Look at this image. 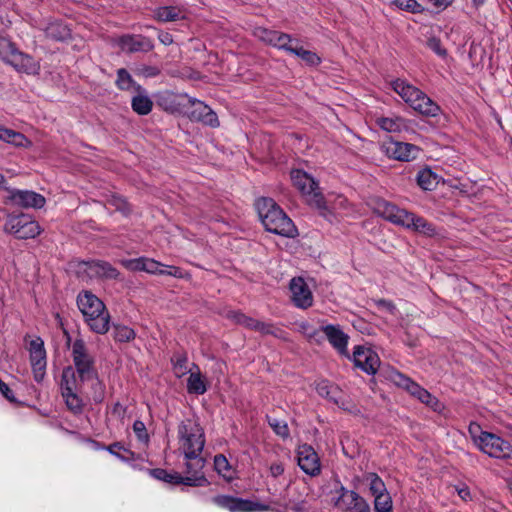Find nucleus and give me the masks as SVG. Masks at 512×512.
Here are the masks:
<instances>
[{
    "label": "nucleus",
    "instance_id": "1",
    "mask_svg": "<svg viewBox=\"0 0 512 512\" xmlns=\"http://www.w3.org/2000/svg\"><path fill=\"white\" fill-rule=\"evenodd\" d=\"M256 208L267 231L288 238L297 236L296 226L272 198L258 199Z\"/></svg>",
    "mask_w": 512,
    "mask_h": 512
},
{
    "label": "nucleus",
    "instance_id": "2",
    "mask_svg": "<svg viewBox=\"0 0 512 512\" xmlns=\"http://www.w3.org/2000/svg\"><path fill=\"white\" fill-rule=\"evenodd\" d=\"M77 305L93 332L105 334L109 330V312L97 296L88 291L81 293L77 297Z\"/></svg>",
    "mask_w": 512,
    "mask_h": 512
},
{
    "label": "nucleus",
    "instance_id": "3",
    "mask_svg": "<svg viewBox=\"0 0 512 512\" xmlns=\"http://www.w3.org/2000/svg\"><path fill=\"white\" fill-rule=\"evenodd\" d=\"M382 207L383 216L392 223L413 229L414 231L427 236H433L436 234L434 225L423 217L417 216L404 209H400L394 204L388 202H384Z\"/></svg>",
    "mask_w": 512,
    "mask_h": 512
},
{
    "label": "nucleus",
    "instance_id": "4",
    "mask_svg": "<svg viewBox=\"0 0 512 512\" xmlns=\"http://www.w3.org/2000/svg\"><path fill=\"white\" fill-rule=\"evenodd\" d=\"M469 432L479 449L490 457L512 459V446L508 441L493 433L481 431L476 424L469 426Z\"/></svg>",
    "mask_w": 512,
    "mask_h": 512
},
{
    "label": "nucleus",
    "instance_id": "5",
    "mask_svg": "<svg viewBox=\"0 0 512 512\" xmlns=\"http://www.w3.org/2000/svg\"><path fill=\"white\" fill-rule=\"evenodd\" d=\"M180 449L185 458H195L201 455L205 445V434L202 427L191 421H182L178 425Z\"/></svg>",
    "mask_w": 512,
    "mask_h": 512
},
{
    "label": "nucleus",
    "instance_id": "6",
    "mask_svg": "<svg viewBox=\"0 0 512 512\" xmlns=\"http://www.w3.org/2000/svg\"><path fill=\"white\" fill-rule=\"evenodd\" d=\"M291 179L294 186L302 193L305 201L312 207L318 209L323 216H326V202L320 192L318 183L301 170L291 172Z\"/></svg>",
    "mask_w": 512,
    "mask_h": 512
},
{
    "label": "nucleus",
    "instance_id": "7",
    "mask_svg": "<svg viewBox=\"0 0 512 512\" xmlns=\"http://www.w3.org/2000/svg\"><path fill=\"white\" fill-rule=\"evenodd\" d=\"M0 55L6 63L13 66L18 72L33 75L39 73V61L35 60L31 55L19 51L9 41L0 42Z\"/></svg>",
    "mask_w": 512,
    "mask_h": 512
},
{
    "label": "nucleus",
    "instance_id": "8",
    "mask_svg": "<svg viewBox=\"0 0 512 512\" xmlns=\"http://www.w3.org/2000/svg\"><path fill=\"white\" fill-rule=\"evenodd\" d=\"M72 358L81 381H90L96 378L97 371L94 367V358L88 353V349L82 339L74 341Z\"/></svg>",
    "mask_w": 512,
    "mask_h": 512
},
{
    "label": "nucleus",
    "instance_id": "9",
    "mask_svg": "<svg viewBox=\"0 0 512 512\" xmlns=\"http://www.w3.org/2000/svg\"><path fill=\"white\" fill-rule=\"evenodd\" d=\"M4 230L18 239L34 238L40 234L38 222L32 220L26 214L9 216L5 222Z\"/></svg>",
    "mask_w": 512,
    "mask_h": 512
},
{
    "label": "nucleus",
    "instance_id": "10",
    "mask_svg": "<svg viewBox=\"0 0 512 512\" xmlns=\"http://www.w3.org/2000/svg\"><path fill=\"white\" fill-rule=\"evenodd\" d=\"M212 502L229 512H262L271 510L269 505L230 495H217Z\"/></svg>",
    "mask_w": 512,
    "mask_h": 512
},
{
    "label": "nucleus",
    "instance_id": "11",
    "mask_svg": "<svg viewBox=\"0 0 512 512\" xmlns=\"http://www.w3.org/2000/svg\"><path fill=\"white\" fill-rule=\"evenodd\" d=\"M30 363L36 382H41L45 376L46 370V350L44 342L40 337L33 339L29 344Z\"/></svg>",
    "mask_w": 512,
    "mask_h": 512
},
{
    "label": "nucleus",
    "instance_id": "12",
    "mask_svg": "<svg viewBox=\"0 0 512 512\" xmlns=\"http://www.w3.org/2000/svg\"><path fill=\"white\" fill-rule=\"evenodd\" d=\"M352 360L355 367L370 375L376 374L381 363L376 352L362 346L355 347Z\"/></svg>",
    "mask_w": 512,
    "mask_h": 512
},
{
    "label": "nucleus",
    "instance_id": "13",
    "mask_svg": "<svg viewBox=\"0 0 512 512\" xmlns=\"http://www.w3.org/2000/svg\"><path fill=\"white\" fill-rule=\"evenodd\" d=\"M340 497L336 502L343 512H370L369 503L357 492L347 490L344 487L340 489Z\"/></svg>",
    "mask_w": 512,
    "mask_h": 512
},
{
    "label": "nucleus",
    "instance_id": "14",
    "mask_svg": "<svg viewBox=\"0 0 512 512\" xmlns=\"http://www.w3.org/2000/svg\"><path fill=\"white\" fill-rule=\"evenodd\" d=\"M383 151L390 158L408 162L416 159L420 150L416 145L390 140L383 144Z\"/></svg>",
    "mask_w": 512,
    "mask_h": 512
},
{
    "label": "nucleus",
    "instance_id": "15",
    "mask_svg": "<svg viewBox=\"0 0 512 512\" xmlns=\"http://www.w3.org/2000/svg\"><path fill=\"white\" fill-rule=\"evenodd\" d=\"M298 465L308 475L316 476L320 474L321 465L319 457L314 448L308 444L299 446L298 452Z\"/></svg>",
    "mask_w": 512,
    "mask_h": 512
},
{
    "label": "nucleus",
    "instance_id": "16",
    "mask_svg": "<svg viewBox=\"0 0 512 512\" xmlns=\"http://www.w3.org/2000/svg\"><path fill=\"white\" fill-rule=\"evenodd\" d=\"M291 299L294 305L301 309H307L313 304V295L309 286L301 277H295L290 281Z\"/></svg>",
    "mask_w": 512,
    "mask_h": 512
},
{
    "label": "nucleus",
    "instance_id": "17",
    "mask_svg": "<svg viewBox=\"0 0 512 512\" xmlns=\"http://www.w3.org/2000/svg\"><path fill=\"white\" fill-rule=\"evenodd\" d=\"M151 475L158 480L173 485L183 484L191 487H203L209 484L207 478H184L177 472H168L161 468L151 470Z\"/></svg>",
    "mask_w": 512,
    "mask_h": 512
},
{
    "label": "nucleus",
    "instance_id": "18",
    "mask_svg": "<svg viewBox=\"0 0 512 512\" xmlns=\"http://www.w3.org/2000/svg\"><path fill=\"white\" fill-rule=\"evenodd\" d=\"M9 199L23 208L40 209L45 205V198L39 193L29 190H10Z\"/></svg>",
    "mask_w": 512,
    "mask_h": 512
},
{
    "label": "nucleus",
    "instance_id": "19",
    "mask_svg": "<svg viewBox=\"0 0 512 512\" xmlns=\"http://www.w3.org/2000/svg\"><path fill=\"white\" fill-rule=\"evenodd\" d=\"M321 331L324 333L325 337L329 341V343L341 354L348 356L347 344H348V335L345 334L340 326L338 325H325L321 327Z\"/></svg>",
    "mask_w": 512,
    "mask_h": 512
},
{
    "label": "nucleus",
    "instance_id": "20",
    "mask_svg": "<svg viewBox=\"0 0 512 512\" xmlns=\"http://www.w3.org/2000/svg\"><path fill=\"white\" fill-rule=\"evenodd\" d=\"M119 45L128 53L149 52L154 48L152 41L142 35H124L120 38Z\"/></svg>",
    "mask_w": 512,
    "mask_h": 512
},
{
    "label": "nucleus",
    "instance_id": "21",
    "mask_svg": "<svg viewBox=\"0 0 512 512\" xmlns=\"http://www.w3.org/2000/svg\"><path fill=\"white\" fill-rule=\"evenodd\" d=\"M193 108L190 112L191 120L202 122L211 127H218L219 120L216 113L202 101H193Z\"/></svg>",
    "mask_w": 512,
    "mask_h": 512
},
{
    "label": "nucleus",
    "instance_id": "22",
    "mask_svg": "<svg viewBox=\"0 0 512 512\" xmlns=\"http://www.w3.org/2000/svg\"><path fill=\"white\" fill-rule=\"evenodd\" d=\"M393 90L412 108L424 92L417 87L406 83L404 80L396 79L392 82Z\"/></svg>",
    "mask_w": 512,
    "mask_h": 512
},
{
    "label": "nucleus",
    "instance_id": "23",
    "mask_svg": "<svg viewBox=\"0 0 512 512\" xmlns=\"http://www.w3.org/2000/svg\"><path fill=\"white\" fill-rule=\"evenodd\" d=\"M44 32L45 36L53 41H65L71 37L70 28L60 21L50 22Z\"/></svg>",
    "mask_w": 512,
    "mask_h": 512
},
{
    "label": "nucleus",
    "instance_id": "24",
    "mask_svg": "<svg viewBox=\"0 0 512 512\" xmlns=\"http://www.w3.org/2000/svg\"><path fill=\"white\" fill-rule=\"evenodd\" d=\"M316 390L320 396L329 399L330 401L334 402L343 409H347L344 403L340 402L341 391L337 386L332 385L328 381L323 380L317 384Z\"/></svg>",
    "mask_w": 512,
    "mask_h": 512
},
{
    "label": "nucleus",
    "instance_id": "25",
    "mask_svg": "<svg viewBox=\"0 0 512 512\" xmlns=\"http://www.w3.org/2000/svg\"><path fill=\"white\" fill-rule=\"evenodd\" d=\"M419 114L427 117H436L440 113V107L425 93L412 107Z\"/></svg>",
    "mask_w": 512,
    "mask_h": 512
},
{
    "label": "nucleus",
    "instance_id": "26",
    "mask_svg": "<svg viewBox=\"0 0 512 512\" xmlns=\"http://www.w3.org/2000/svg\"><path fill=\"white\" fill-rule=\"evenodd\" d=\"M0 141L12 144L16 147H26L30 141L20 132L5 128L0 124Z\"/></svg>",
    "mask_w": 512,
    "mask_h": 512
},
{
    "label": "nucleus",
    "instance_id": "27",
    "mask_svg": "<svg viewBox=\"0 0 512 512\" xmlns=\"http://www.w3.org/2000/svg\"><path fill=\"white\" fill-rule=\"evenodd\" d=\"M115 84L117 88L122 91H129L133 89L136 92H144L143 87L134 81L130 73L125 68L117 70V79Z\"/></svg>",
    "mask_w": 512,
    "mask_h": 512
},
{
    "label": "nucleus",
    "instance_id": "28",
    "mask_svg": "<svg viewBox=\"0 0 512 512\" xmlns=\"http://www.w3.org/2000/svg\"><path fill=\"white\" fill-rule=\"evenodd\" d=\"M440 177L434 173L430 168H424L417 174L418 185L426 191H432L436 189L440 182Z\"/></svg>",
    "mask_w": 512,
    "mask_h": 512
},
{
    "label": "nucleus",
    "instance_id": "29",
    "mask_svg": "<svg viewBox=\"0 0 512 512\" xmlns=\"http://www.w3.org/2000/svg\"><path fill=\"white\" fill-rule=\"evenodd\" d=\"M74 268L77 276L82 279L98 278L97 260H77L74 261Z\"/></svg>",
    "mask_w": 512,
    "mask_h": 512
},
{
    "label": "nucleus",
    "instance_id": "30",
    "mask_svg": "<svg viewBox=\"0 0 512 512\" xmlns=\"http://www.w3.org/2000/svg\"><path fill=\"white\" fill-rule=\"evenodd\" d=\"M131 100L132 110L138 115H148L153 108V101L146 94V92H137Z\"/></svg>",
    "mask_w": 512,
    "mask_h": 512
},
{
    "label": "nucleus",
    "instance_id": "31",
    "mask_svg": "<svg viewBox=\"0 0 512 512\" xmlns=\"http://www.w3.org/2000/svg\"><path fill=\"white\" fill-rule=\"evenodd\" d=\"M157 104L163 110L175 113L180 111V103L178 102V96L171 91H164L157 97Z\"/></svg>",
    "mask_w": 512,
    "mask_h": 512
},
{
    "label": "nucleus",
    "instance_id": "32",
    "mask_svg": "<svg viewBox=\"0 0 512 512\" xmlns=\"http://www.w3.org/2000/svg\"><path fill=\"white\" fill-rule=\"evenodd\" d=\"M155 18L161 22H174L184 19V13L178 7L163 6L155 10Z\"/></svg>",
    "mask_w": 512,
    "mask_h": 512
},
{
    "label": "nucleus",
    "instance_id": "33",
    "mask_svg": "<svg viewBox=\"0 0 512 512\" xmlns=\"http://www.w3.org/2000/svg\"><path fill=\"white\" fill-rule=\"evenodd\" d=\"M186 462V473L187 476H183L184 478H206L203 473V468L205 465V459L199 455L195 458H185Z\"/></svg>",
    "mask_w": 512,
    "mask_h": 512
},
{
    "label": "nucleus",
    "instance_id": "34",
    "mask_svg": "<svg viewBox=\"0 0 512 512\" xmlns=\"http://www.w3.org/2000/svg\"><path fill=\"white\" fill-rule=\"evenodd\" d=\"M390 379L399 387L406 389L412 396H416L422 387L417 383L413 382L410 378L406 377L398 371H392Z\"/></svg>",
    "mask_w": 512,
    "mask_h": 512
},
{
    "label": "nucleus",
    "instance_id": "35",
    "mask_svg": "<svg viewBox=\"0 0 512 512\" xmlns=\"http://www.w3.org/2000/svg\"><path fill=\"white\" fill-rule=\"evenodd\" d=\"M161 263L148 258L134 259L129 262V267L133 270L146 271L152 274H159Z\"/></svg>",
    "mask_w": 512,
    "mask_h": 512
},
{
    "label": "nucleus",
    "instance_id": "36",
    "mask_svg": "<svg viewBox=\"0 0 512 512\" xmlns=\"http://www.w3.org/2000/svg\"><path fill=\"white\" fill-rule=\"evenodd\" d=\"M363 481L368 484L369 491L374 497L388 492L383 480L374 472L366 473Z\"/></svg>",
    "mask_w": 512,
    "mask_h": 512
},
{
    "label": "nucleus",
    "instance_id": "37",
    "mask_svg": "<svg viewBox=\"0 0 512 512\" xmlns=\"http://www.w3.org/2000/svg\"><path fill=\"white\" fill-rule=\"evenodd\" d=\"M76 391L75 371L72 367L63 370L61 379V394H68Z\"/></svg>",
    "mask_w": 512,
    "mask_h": 512
},
{
    "label": "nucleus",
    "instance_id": "38",
    "mask_svg": "<svg viewBox=\"0 0 512 512\" xmlns=\"http://www.w3.org/2000/svg\"><path fill=\"white\" fill-rule=\"evenodd\" d=\"M187 391L190 394L202 395L207 391L206 384L201 377V374L191 373L187 379Z\"/></svg>",
    "mask_w": 512,
    "mask_h": 512
},
{
    "label": "nucleus",
    "instance_id": "39",
    "mask_svg": "<svg viewBox=\"0 0 512 512\" xmlns=\"http://www.w3.org/2000/svg\"><path fill=\"white\" fill-rule=\"evenodd\" d=\"M376 123L387 132H399L405 126L404 120L400 117H379L376 119Z\"/></svg>",
    "mask_w": 512,
    "mask_h": 512
},
{
    "label": "nucleus",
    "instance_id": "40",
    "mask_svg": "<svg viewBox=\"0 0 512 512\" xmlns=\"http://www.w3.org/2000/svg\"><path fill=\"white\" fill-rule=\"evenodd\" d=\"M62 397L65 400V404L69 411H71L73 414L78 415L83 412V401L82 399L76 394V392L68 393L62 395Z\"/></svg>",
    "mask_w": 512,
    "mask_h": 512
},
{
    "label": "nucleus",
    "instance_id": "41",
    "mask_svg": "<svg viewBox=\"0 0 512 512\" xmlns=\"http://www.w3.org/2000/svg\"><path fill=\"white\" fill-rule=\"evenodd\" d=\"M393 502L389 492L374 497L375 512H392Z\"/></svg>",
    "mask_w": 512,
    "mask_h": 512
},
{
    "label": "nucleus",
    "instance_id": "42",
    "mask_svg": "<svg viewBox=\"0 0 512 512\" xmlns=\"http://www.w3.org/2000/svg\"><path fill=\"white\" fill-rule=\"evenodd\" d=\"M135 331L125 325H115L113 329V337L117 342H130L135 338Z\"/></svg>",
    "mask_w": 512,
    "mask_h": 512
},
{
    "label": "nucleus",
    "instance_id": "43",
    "mask_svg": "<svg viewBox=\"0 0 512 512\" xmlns=\"http://www.w3.org/2000/svg\"><path fill=\"white\" fill-rule=\"evenodd\" d=\"M292 54L300 57L304 62L311 66H317L321 62V58L315 52L305 50L303 47L295 46Z\"/></svg>",
    "mask_w": 512,
    "mask_h": 512
},
{
    "label": "nucleus",
    "instance_id": "44",
    "mask_svg": "<svg viewBox=\"0 0 512 512\" xmlns=\"http://www.w3.org/2000/svg\"><path fill=\"white\" fill-rule=\"evenodd\" d=\"M98 278L116 279L119 272L110 263L106 261L97 260Z\"/></svg>",
    "mask_w": 512,
    "mask_h": 512
},
{
    "label": "nucleus",
    "instance_id": "45",
    "mask_svg": "<svg viewBox=\"0 0 512 512\" xmlns=\"http://www.w3.org/2000/svg\"><path fill=\"white\" fill-rule=\"evenodd\" d=\"M279 33V31L270 30L263 27H258L254 31L255 36L258 37L261 41L273 46L277 44Z\"/></svg>",
    "mask_w": 512,
    "mask_h": 512
},
{
    "label": "nucleus",
    "instance_id": "46",
    "mask_svg": "<svg viewBox=\"0 0 512 512\" xmlns=\"http://www.w3.org/2000/svg\"><path fill=\"white\" fill-rule=\"evenodd\" d=\"M227 317L235 321L237 324H240L251 330H254L257 321L256 319L251 318L240 311H229Z\"/></svg>",
    "mask_w": 512,
    "mask_h": 512
},
{
    "label": "nucleus",
    "instance_id": "47",
    "mask_svg": "<svg viewBox=\"0 0 512 512\" xmlns=\"http://www.w3.org/2000/svg\"><path fill=\"white\" fill-rule=\"evenodd\" d=\"M267 421L272 430L280 437L286 439L289 437V428L285 421L278 420L276 418H272L267 416Z\"/></svg>",
    "mask_w": 512,
    "mask_h": 512
},
{
    "label": "nucleus",
    "instance_id": "48",
    "mask_svg": "<svg viewBox=\"0 0 512 512\" xmlns=\"http://www.w3.org/2000/svg\"><path fill=\"white\" fill-rule=\"evenodd\" d=\"M254 330L264 335H273L278 338H282L283 334V331L280 328L274 326L271 323H265L259 320L256 321Z\"/></svg>",
    "mask_w": 512,
    "mask_h": 512
},
{
    "label": "nucleus",
    "instance_id": "49",
    "mask_svg": "<svg viewBox=\"0 0 512 512\" xmlns=\"http://www.w3.org/2000/svg\"><path fill=\"white\" fill-rule=\"evenodd\" d=\"M419 401L426 404L427 406L431 407L433 410H437L440 407L439 400L430 394L426 389L422 387V389L417 392L415 396Z\"/></svg>",
    "mask_w": 512,
    "mask_h": 512
},
{
    "label": "nucleus",
    "instance_id": "50",
    "mask_svg": "<svg viewBox=\"0 0 512 512\" xmlns=\"http://www.w3.org/2000/svg\"><path fill=\"white\" fill-rule=\"evenodd\" d=\"M134 73L138 76H142L145 78H153V77H157L158 75H160L161 69L157 66L142 64V65H138L134 69Z\"/></svg>",
    "mask_w": 512,
    "mask_h": 512
},
{
    "label": "nucleus",
    "instance_id": "51",
    "mask_svg": "<svg viewBox=\"0 0 512 512\" xmlns=\"http://www.w3.org/2000/svg\"><path fill=\"white\" fill-rule=\"evenodd\" d=\"M108 203L115 207L116 210L120 211L124 215H129L131 212V207L128 204V202L121 196L113 195L109 200Z\"/></svg>",
    "mask_w": 512,
    "mask_h": 512
},
{
    "label": "nucleus",
    "instance_id": "52",
    "mask_svg": "<svg viewBox=\"0 0 512 512\" xmlns=\"http://www.w3.org/2000/svg\"><path fill=\"white\" fill-rule=\"evenodd\" d=\"M300 331L310 340L314 339L317 343H320L323 340V337L320 335V330L313 328L309 323L302 322L300 325Z\"/></svg>",
    "mask_w": 512,
    "mask_h": 512
},
{
    "label": "nucleus",
    "instance_id": "53",
    "mask_svg": "<svg viewBox=\"0 0 512 512\" xmlns=\"http://www.w3.org/2000/svg\"><path fill=\"white\" fill-rule=\"evenodd\" d=\"M293 42H294V40L291 38V36L289 34L280 32L279 36L277 38V44L275 45V47H277L279 49H284V50L292 53L295 48V46L292 45Z\"/></svg>",
    "mask_w": 512,
    "mask_h": 512
},
{
    "label": "nucleus",
    "instance_id": "54",
    "mask_svg": "<svg viewBox=\"0 0 512 512\" xmlns=\"http://www.w3.org/2000/svg\"><path fill=\"white\" fill-rule=\"evenodd\" d=\"M214 466L216 471L223 476H226L227 472L231 468L227 458L222 454H218L215 456Z\"/></svg>",
    "mask_w": 512,
    "mask_h": 512
},
{
    "label": "nucleus",
    "instance_id": "55",
    "mask_svg": "<svg viewBox=\"0 0 512 512\" xmlns=\"http://www.w3.org/2000/svg\"><path fill=\"white\" fill-rule=\"evenodd\" d=\"M133 431L137 437V439L143 443H147L148 440H149V435L147 433V429H146V426L145 424L140 421V420H136L134 423H133Z\"/></svg>",
    "mask_w": 512,
    "mask_h": 512
},
{
    "label": "nucleus",
    "instance_id": "56",
    "mask_svg": "<svg viewBox=\"0 0 512 512\" xmlns=\"http://www.w3.org/2000/svg\"><path fill=\"white\" fill-rule=\"evenodd\" d=\"M427 47L435 52L440 57L447 56V50L442 47L441 40L436 37H431L427 40Z\"/></svg>",
    "mask_w": 512,
    "mask_h": 512
},
{
    "label": "nucleus",
    "instance_id": "57",
    "mask_svg": "<svg viewBox=\"0 0 512 512\" xmlns=\"http://www.w3.org/2000/svg\"><path fill=\"white\" fill-rule=\"evenodd\" d=\"M172 361L174 362V369L176 371L177 376H182L186 373L187 367V357L186 355H176Z\"/></svg>",
    "mask_w": 512,
    "mask_h": 512
},
{
    "label": "nucleus",
    "instance_id": "58",
    "mask_svg": "<svg viewBox=\"0 0 512 512\" xmlns=\"http://www.w3.org/2000/svg\"><path fill=\"white\" fill-rule=\"evenodd\" d=\"M95 383L93 384L94 394L93 400L95 403H101L104 400L105 396V388L101 381H99L98 376L93 379Z\"/></svg>",
    "mask_w": 512,
    "mask_h": 512
},
{
    "label": "nucleus",
    "instance_id": "59",
    "mask_svg": "<svg viewBox=\"0 0 512 512\" xmlns=\"http://www.w3.org/2000/svg\"><path fill=\"white\" fill-rule=\"evenodd\" d=\"M102 448H104V446H102ZM105 449H107L109 451V453H111L112 455H115L116 457H118V458H120L122 460L125 459V457L121 456L117 452V450H124L125 452L133 455V453L130 452L128 449H125L120 442H114V443L110 444L109 446L105 447Z\"/></svg>",
    "mask_w": 512,
    "mask_h": 512
},
{
    "label": "nucleus",
    "instance_id": "60",
    "mask_svg": "<svg viewBox=\"0 0 512 512\" xmlns=\"http://www.w3.org/2000/svg\"><path fill=\"white\" fill-rule=\"evenodd\" d=\"M376 305L379 308L385 309L387 312H389L391 315H394L396 313V306L393 302L386 300V299H379L375 301Z\"/></svg>",
    "mask_w": 512,
    "mask_h": 512
},
{
    "label": "nucleus",
    "instance_id": "61",
    "mask_svg": "<svg viewBox=\"0 0 512 512\" xmlns=\"http://www.w3.org/2000/svg\"><path fill=\"white\" fill-rule=\"evenodd\" d=\"M0 393L9 401L16 402L13 391L10 389L8 384L0 379Z\"/></svg>",
    "mask_w": 512,
    "mask_h": 512
},
{
    "label": "nucleus",
    "instance_id": "62",
    "mask_svg": "<svg viewBox=\"0 0 512 512\" xmlns=\"http://www.w3.org/2000/svg\"><path fill=\"white\" fill-rule=\"evenodd\" d=\"M160 275H169L176 278H183V271L181 268L176 266H168L167 269H161L159 271Z\"/></svg>",
    "mask_w": 512,
    "mask_h": 512
},
{
    "label": "nucleus",
    "instance_id": "63",
    "mask_svg": "<svg viewBox=\"0 0 512 512\" xmlns=\"http://www.w3.org/2000/svg\"><path fill=\"white\" fill-rule=\"evenodd\" d=\"M395 3L406 10L416 12L419 6L415 0H395Z\"/></svg>",
    "mask_w": 512,
    "mask_h": 512
},
{
    "label": "nucleus",
    "instance_id": "64",
    "mask_svg": "<svg viewBox=\"0 0 512 512\" xmlns=\"http://www.w3.org/2000/svg\"><path fill=\"white\" fill-rule=\"evenodd\" d=\"M112 414L122 420V419H124L125 414H126V407H124L122 404L117 402L114 404V406L112 408Z\"/></svg>",
    "mask_w": 512,
    "mask_h": 512
}]
</instances>
